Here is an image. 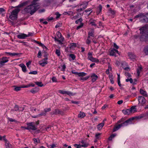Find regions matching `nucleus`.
Returning a JSON list of instances; mask_svg holds the SVG:
<instances>
[{
	"instance_id": "obj_1",
	"label": "nucleus",
	"mask_w": 148,
	"mask_h": 148,
	"mask_svg": "<svg viewBox=\"0 0 148 148\" xmlns=\"http://www.w3.org/2000/svg\"><path fill=\"white\" fill-rule=\"evenodd\" d=\"M134 118L132 117L124 121V119L123 118L121 119L117 122L116 123V125L115 126L112 132H114L119 130L122 127L126 126L129 124H131L132 121L134 120Z\"/></svg>"
},
{
	"instance_id": "obj_2",
	"label": "nucleus",
	"mask_w": 148,
	"mask_h": 148,
	"mask_svg": "<svg viewBox=\"0 0 148 148\" xmlns=\"http://www.w3.org/2000/svg\"><path fill=\"white\" fill-rule=\"evenodd\" d=\"M139 30L140 31L139 38L140 40L143 41L148 38V26L143 27L140 28Z\"/></svg>"
},
{
	"instance_id": "obj_3",
	"label": "nucleus",
	"mask_w": 148,
	"mask_h": 148,
	"mask_svg": "<svg viewBox=\"0 0 148 148\" xmlns=\"http://www.w3.org/2000/svg\"><path fill=\"white\" fill-rule=\"evenodd\" d=\"M13 10L11 13L9 18L12 20H14L16 19L18 13L20 11V9L18 8Z\"/></svg>"
},
{
	"instance_id": "obj_4",
	"label": "nucleus",
	"mask_w": 148,
	"mask_h": 148,
	"mask_svg": "<svg viewBox=\"0 0 148 148\" xmlns=\"http://www.w3.org/2000/svg\"><path fill=\"white\" fill-rule=\"evenodd\" d=\"M38 124L37 122H31L27 124V126L26 127H22L21 128H24L25 129L28 130H35L37 129V125Z\"/></svg>"
},
{
	"instance_id": "obj_5",
	"label": "nucleus",
	"mask_w": 148,
	"mask_h": 148,
	"mask_svg": "<svg viewBox=\"0 0 148 148\" xmlns=\"http://www.w3.org/2000/svg\"><path fill=\"white\" fill-rule=\"evenodd\" d=\"M88 4V2L86 1H83L80 3L79 5V6L80 8L77 10L78 11H81L84 10L86 8Z\"/></svg>"
},
{
	"instance_id": "obj_6",
	"label": "nucleus",
	"mask_w": 148,
	"mask_h": 148,
	"mask_svg": "<svg viewBox=\"0 0 148 148\" xmlns=\"http://www.w3.org/2000/svg\"><path fill=\"white\" fill-rule=\"evenodd\" d=\"M92 52H89L88 53L87 59L92 62L98 63L99 62L98 59L94 58L92 56Z\"/></svg>"
},
{
	"instance_id": "obj_7",
	"label": "nucleus",
	"mask_w": 148,
	"mask_h": 148,
	"mask_svg": "<svg viewBox=\"0 0 148 148\" xmlns=\"http://www.w3.org/2000/svg\"><path fill=\"white\" fill-rule=\"evenodd\" d=\"M135 106H132L129 109L122 110V112L125 115H129L134 110V109H135Z\"/></svg>"
},
{
	"instance_id": "obj_8",
	"label": "nucleus",
	"mask_w": 148,
	"mask_h": 148,
	"mask_svg": "<svg viewBox=\"0 0 148 148\" xmlns=\"http://www.w3.org/2000/svg\"><path fill=\"white\" fill-rule=\"evenodd\" d=\"M8 58L4 57L0 58V68L4 64L8 61Z\"/></svg>"
},
{
	"instance_id": "obj_9",
	"label": "nucleus",
	"mask_w": 148,
	"mask_h": 148,
	"mask_svg": "<svg viewBox=\"0 0 148 148\" xmlns=\"http://www.w3.org/2000/svg\"><path fill=\"white\" fill-rule=\"evenodd\" d=\"M59 92L63 94H66L69 96H73L76 93H73L72 92L68 91H66L63 90H59Z\"/></svg>"
},
{
	"instance_id": "obj_10",
	"label": "nucleus",
	"mask_w": 148,
	"mask_h": 148,
	"mask_svg": "<svg viewBox=\"0 0 148 148\" xmlns=\"http://www.w3.org/2000/svg\"><path fill=\"white\" fill-rule=\"evenodd\" d=\"M48 59V57L47 56L45 58L43 59L42 60L40 61L39 62V64L42 66H44L48 63V62L47 61Z\"/></svg>"
},
{
	"instance_id": "obj_11",
	"label": "nucleus",
	"mask_w": 148,
	"mask_h": 148,
	"mask_svg": "<svg viewBox=\"0 0 148 148\" xmlns=\"http://www.w3.org/2000/svg\"><path fill=\"white\" fill-rule=\"evenodd\" d=\"M138 100L139 103L143 105L144 104L146 101V100L145 98L142 96H139L138 97Z\"/></svg>"
},
{
	"instance_id": "obj_12",
	"label": "nucleus",
	"mask_w": 148,
	"mask_h": 148,
	"mask_svg": "<svg viewBox=\"0 0 148 148\" xmlns=\"http://www.w3.org/2000/svg\"><path fill=\"white\" fill-rule=\"evenodd\" d=\"M116 53L119 54V51L117 50L113 49L110 50V55L111 56H116Z\"/></svg>"
},
{
	"instance_id": "obj_13",
	"label": "nucleus",
	"mask_w": 148,
	"mask_h": 148,
	"mask_svg": "<svg viewBox=\"0 0 148 148\" xmlns=\"http://www.w3.org/2000/svg\"><path fill=\"white\" fill-rule=\"evenodd\" d=\"M90 77L92 78L91 81L92 82H95L98 78V76L94 73L91 74Z\"/></svg>"
},
{
	"instance_id": "obj_14",
	"label": "nucleus",
	"mask_w": 148,
	"mask_h": 148,
	"mask_svg": "<svg viewBox=\"0 0 148 148\" xmlns=\"http://www.w3.org/2000/svg\"><path fill=\"white\" fill-rule=\"evenodd\" d=\"M17 36L18 38L20 39H25L27 37L26 34L22 33L19 34Z\"/></svg>"
},
{
	"instance_id": "obj_15",
	"label": "nucleus",
	"mask_w": 148,
	"mask_h": 148,
	"mask_svg": "<svg viewBox=\"0 0 148 148\" xmlns=\"http://www.w3.org/2000/svg\"><path fill=\"white\" fill-rule=\"evenodd\" d=\"M140 94L143 96L145 97H147V94L145 90H144L143 89H140Z\"/></svg>"
},
{
	"instance_id": "obj_16",
	"label": "nucleus",
	"mask_w": 148,
	"mask_h": 148,
	"mask_svg": "<svg viewBox=\"0 0 148 148\" xmlns=\"http://www.w3.org/2000/svg\"><path fill=\"white\" fill-rule=\"evenodd\" d=\"M19 66L21 68L23 72H25L27 71L26 66L23 64H20Z\"/></svg>"
},
{
	"instance_id": "obj_17",
	"label": "nucleus",
	"mask_w": 148,
	"mask_h": 148,
	"mask_svg": "<svg viewBox=\"0 0 148 148\" xmlns=\"http://www.w3.org/2000/svg\"><path fill=\"white\" fill-rule=\"evenodd\" d=\"M61 114V112L58 109H55L51 113V114Z\"/></svg>"
},
{
	"instance_id": "obj_18",
	"label": "nucleus",
	"mask_w": 148,
	"mask_h": 148,
	"mask_svg": "<svg viewBox=\"0 0 148 148\" xmlns=\"http://www.w3.org/2000/svg\"><path fill=\"white\" fill-rule=\"evenodd\" d=\"M128 56L131 59L134 60L135 59L136 56L134 53H128Z\"/></svg>"
},
{
	"instance_id": "obj_19",
	"label": "nucleus",
	"mask_w": 148,
	"mask_h": 148,
	"mask_svg": "<svg viewBox=\"0 0 148 148\" xmlns=\"http://www.w3.org/2000/svg\"><path fill=\"white\" fill-rule=\"evenodd\" d=\"M80 143L81 144L82 147H86L88 146V144L85 142L84 140H82L80 141Z\"/></svg>"
},
{
	"instance_id": "obj_20",
	"label": "nucleus",
	"mask_w": 148,
	"mask_h": 148,
	"mask_svg": "<svg viewBox=\"0 0 148 148\" xmlns=\"http://www.w3.org/2000/svg\"><path fill=\"white\" fill-rule=\"evenodd\" d=\"M104 124V121H103L101 123H100L99 124H98L97 125V129L99 130H100L101 129L102 127L103 126Z\"/></svg>"
},
{
	"instance_id": "obj_21",
	"label": "nucleus",
	"mask_w": 148,
	"mask_h": 148,
	"mask_svg": "<svg viewBox=\"0 0 148 148\" xmlns=\"http://www.w3.org/2000/svg\"><path fill=\"white\" fill-rule=\"evenodd\" d=\"M39 90V89L38 87H35L30 90V92L33 93H35L37 92Z\"/></svg>"
},
{
	"instance_id": "obj_22",
	"label": "nucleus",
	"mask_w": 148,
	"mask_h": 148,
	"mask_svg": "<svg viewBox=\"0 0 148 148\" xmlns=\"http://www.w3.org/2000/svg\"><path fill=\"white\" fill-rule=\"evenodd\" d=\"M86 116L85 113L84 112H80L78 115V118H82Z\"/></svg>"
},
{
	"instance_id": "obj_23",
	"label": "nucleus",
	"mask_w": 148,
	"mask_h": 148,
	"mask_svg": "<svg viewBox=\"0 0 148 148\" xmlns=\"http://www.w3.org/2000/svg\"><path fill=\"white\" fill-rule=\"evenodd\" d=\"M5 53L8 54V55L10 56H18L21 54V53H11L10 52H5Z\"/></svg>"
},
{
	"instance_id": "obj_24",
	"label": "nucleus",
	"mask_w": 148,
	"mask_h": 148,
	"mask_svg": "<svg viewBox=\"0 0 148 148\" xmlns=\"http://www.w3.org/2000/svg\"><path fill=\"white\" fill-rule=\"evenodd\" d=\"M143 69L142 67L141 66L139 67L137 69V73L138 76H139L140 74V73L141 71Z\"/></svg>"
},
{
	"instance_id": "obj_25",
	"label": "nucleus",
	"mask_w": 148,
	"mask_h": 148,
	"mask_svg": "<svg viewBox=\"0 0 148 148\" xmlns=\"http://www.w3.org/2000/svg\"><path fill=\"white\" fill-rule=\"evenodd\" d=\"M79 15L80 14L78 13L75 16H74V15H73L71 17H70V18L73 20L79 18Z\"/></svg>"
},
{
	"instance_id": "obj_26",
	"label": "nucleus",
	"mask_w": 148,
	"mask_h": 148,
	"mask_svg": "<svg viewBox=\"0 0 148 148\" xmlns=\"http://www.w3.org/2000/svg\"><path fill=\"white\" fill-rule=\"evenodd\" d=\"M143 52L146 55H148V46H147L144 47Z\"/></svg>"
},
{
	"instance_id": "obj_27",
	"label": "nucleus",
	"mask_w": 148,
	"mask_h": 148,
	"mask_svg": "<svg viewBox=\"0 0 148 148\" xmlns=\"http://www.w3.org/2000/svg\"><path fill=\"white\" fill-rule=\"evenodd\" d=\"M55 40L59 42L60 43H61L64 40V38H61V40L59 39L58 38H57L56 37L54 38Z\"/></svg>"
},
{
	"instance_id": "obj_28",
	"label": "nucleus",
	"mask_w": 148,
	"mask_h": 148,
	"mask_svg": "<svg viewBox=\"0 0 148 148\" xmlns=\"http://www.w3.org/2000/svg\"><path fill=\"white\" fill-rule=\"evenodd\" d=\"M102 7L101 5H99L98 7V10L97 12V13L98 14L100 12H101Z\"/></svg>"
},
{
	"instance_id": "obj_29",
	"label": "nucleus",
	"mask_w": 148,
	"mask_h": 148,
	"mask_svg": "<svg viewBox=\"0 0 148 148\" xmlns=\"http://www.w3.org/2000/svg\"><path fill=\"white\" fill-rule=\"evenodd\" d=\"M87 74L86 73L84 72H79L78 76L79 77H83L85 76Z\"/></svg>"
},
{
	"instance_id": "obj_30",
	"label": "nucleus",
	"mask_w": 148,
	"mask_h": 148,
	"mask_svg": "<svg viewBox=\"0 0 148 148\" xmlns=\"http://www.w3.org/2000/svg\"><path fill=\"white\" fill-rule=\"evenodd\" d=\"M5 145L6 148H12L11 144H10L8 141L5 142Z\"/></svg>"
},
{
	"instance_id": "obj_31",
	"label": "nucleus",
	"mask_w": 148,
	"mask_h": 148,
	"mask_svg": "<svg viewBox=\"0 0 148 148\" xmlns=\"http://www.w3.org/2000/svg\"><path fill=\"white\" fill-rule=\"evenodd\" d=\"M19 110L18 107L17 106H15L14 108L13 109H12L11 110V112L12 113H13L14 111H17V110Z\"/></svg>"
},
{
	"instance_id": "obj_32",
	"label": "nucleus",
	"mask_w": 148,
	"mask_h": 148,
	"mask_svg": "<svg viewBox=\"0 0 148 148\" xmlns=\"http://www.w3.org/2000/svg\"><path fill=\"white\" fill-rule=\"evenodd\" d=\"M116 135V134H113L111 135L108 138L109 140H111L112 138L115 137Z\"/></svg>"
},
{
	"instance_id": "obj_33",
	"label": "nucleus",
	"mask_w": 148,
	"mask_h": 148,
	"mask_svg": "<svg viewBox=\"0 0 148 148\" xmlns=\"http://www.w3.org/2000/svg\"><path fill=\"white\" fill-rule=\"evenodd\" d=\"M92 21V19H91L90 20V24H91L92 25H94L95 26H96V25L95 24V22L96 21L95 20H93V21Z\"/></svg>"
},
{
	"instance_id": "obj_34",
	"label": "nucleus",
	"mask_w": 148,
	"mask_h": 148,
	"mask_svg": "<svg viewBox=\"0 0 148 148\" xmlns=\"http://www.w3.org/2000/svg\"><path fill=\"white\" fill-rule=\"evenodd\" d=\"M56 35L58 38L59 39H61V38H63L62 37V36L61 33L59 32H57L56 33Z\"/></svg>"
},
{
	"instance_id": "obj_35",
	"label": "nucleus",
	"mask_w": 148,
	"mask_h": 148,
	"mask_svg": "<svg viewBox=\"0 0 148 148\" xmlns=\"http://www.w3.org/2000/svg\"><path fill=\"white\" fill-rule=\"evenodd\" d=\"M76 46V44L75 43H72L70 44V48L71 49H73Z\"/></svg>"
},
{
	"instance_id": "obj_36",
	"label": "nucleus",
	"mask_w": 148,
	"mask_h": 148,
	"mask_svg": "<svg viewBox=\"0 0 148 148\" xmlns=\"http://www.w3.org/2000/svg\"><path fill=\"white\" fill-rule=\"evenodd\" d=\"M93 33L94 31L93 30H92L91 32H89L88 33V38H90V36L93 37L94 36Z\"/></svg>"
},
{
	"instance_id": "obj_37",
	"label": "nucleus",
	"mask_w": 148,
	"mask_h": 148,
	"mask_svg": "<svg viewBox=\"0 0 148 148\" xmlns=\"http://www.w3.org/2000/svg\"><path fill=\"white\" fill-rule=\"evenodd\" d=\"M33 140L34 141V143L36 144L38 143H40V140L38 138L36 139L34 138L33 139Z\"/></svg>"
},
{
	"instance_id": "obj_38",
	"label": "nucleus",
	"mask_w": 148,
	"mask_h": 148,
	"mask_svg": "<svg viewBox=\"0 0 148 148\" xmlns=\"http://www.w3.org/2000/svg\"><path fill=\"white\" fill-rule=\"evenodd\" d=\"M35 42H36L37 44H39L40 45V46L42 47H43L44 48V47H45V48H46V46H45L42 43L40 42H39L38 41H36V40L35 41Z\"/></svg>"
},
{
	"instance_id": "obj_39",
	"label": "nucleus",
	"mask_w": 148,
	"mask_h": 148,
	"mask_svg": "<svg viewBox=\"0 0 148 148\" xmlns=\"http://www.w3.org/2000/svg\"><path fill=\"white\" fill-rule=\"evenodd\" d=\"M55 53L58 56H60L61 54V52L60 50L59 49H56Z\"/></svg>"
},
{
	"instance_id": "obj_40",
	"label": "nucleus",
	"mask_w": 148,
	"mask_h": 148,
	"mask_svg": "<svg viewBox=\"0 0 148 148\" xmlns=\"http://www.w3.org/2000/svg\"><path fill=\"white\" fill-rule=\"evenodd\" d=\"M68 15L70 16L71 17L74 15L75 14V12L71 11H68Z\"/></svg>"
},
{
	"instance_id": "obj_41",
	"label": "nucleus",
	"mask_w": 148,
	"mask_h": 148,
	"mask_svg": "<svg viewBox=\"0 0 148 148\" xmlns=\"http://www.w3.org/2000/svg\"><path fill=\"white\" fill-rule=\"evenodd\" d=\"M89 77V76H87L86 77H81L80 78V80L83 81H85L87 80Z\"/></svg>"
},
{
	"instance_id": "obj_42",
	"label": "nucleus",
	"mask_w": 148,
	"mask_h": 148,
	"mask_svg": "<svg viewBox=\"0 0 148 148\" xmlns=\"http://www.w3.org/2000/svg\"><path fill=\"white\" fill-rule=\"evenodd\" d=\"M36 84L38 85V86L40 87H42L43 86V84H42V82H35Z\"/></svg>"
},
{
	"instance_id": "obj_43",
	"label": "nucleus",
	"mask_w": 148,
	"mask_h": 148,
	"mask_svg": "<svg viewBox=\"0 0 148 148\" xmlns=\"http://www.w3.org/2000/svg\"><path fill=\"white\" fill-rule=\"evenodd\" d=\"M46 114L45 113V112H44V110L42 111L38 115V116H45Z\"/></svg>"
},
{
	"instance_id": "obj_44",
	"label": "nucleus",
	"mask_w": 148,
	"mask_h": 148,
	"mask_svg": "<svg viewBox=\"0 0 148 148\" xmlns=\"http://www.w3.org/2000/svg\"><path fill=\"white\" fill-rule=\"evenodd\" d=\"M83 21V19L82 18H80L76 21L75 23L76 24H77L79 22L81 23Z\"/></svg>"
},
{
	"instance_id": "obj_45",
	"label": "nucleus",
	"mask_w": 148,
	"mask_h": 148,
	"mask_svg": "<svg viewBox=\"0 0 148 148\" xmlns=\"http://www.w3.org/2000/svg\"><path fill=\"white\" fill-rule=\"evenodd\" d=\"M44 110L46 114L47 112H49L51 110V109L50 108H45L44 109Z\"/></svg>"
},
{
	"instance_id": "obj_46",
	"label": "nucleus",
	"mask_w": 148,
	"mask_h": 148,
	"mask_svg": "<svg viewBox=\"0 0 148 148\" xmlns=\"http://www.w3.org/2000/svg\"><path fill=\"white\" fill-rule=\"evenodd\" d=\"M126 81L127 82H130L131 83H132L133 82V80L132 78H128L126 79Z\"/></svg>"
},
{
	"instance_id": "obj_47",
	"label": "nucleus",
	"mask_w": 148,
	"mask_h": 148,
	"mask_svg": "<svg viewBox=\"0 0 148 148\" xmlns=\"http://www.w3.org/2000/svg\"><path fill=\"white\" fill-rule=\"evenodd\" d=\"M85 12H90L88 14V15H89L92 12V9L91 8H89L85 10Z\"/></svg>"
},
{
	"instance_id": "obj_48",
	"label": "nucleus",
	"mask_w": 148,
	"mask_h": 148,
	"mask_svg": "<svg viewBox=\"0 0 148 148\" xmlns=\"http://www.w3.org/2000/svg\"><path fill=\"white\" fill-rule=\"evenodd\" d=\"M29 73L30 74L36 75L37 74V72L35 71H32L29 72Z\"/></svg>"
},
{
	"instance_id": "obj_49",
	"label": "nucleus",
	"mask_w": 148,
	"mask_h": 148,
	"mask_svg": "<svg viewBox=\"0 0 148 148\" xmlns=\"http://www.w3.org/2000/svg\"><path fill=\"white\" fill-rule=\"evenodd\" d=\"M74 145L76 148H80L82 147L81 144H75Z\"/></svg>"
},
{
	"instance_id": "obj_50",
	"label": "nucleus",
	"mask_w": 148,
	"mask_h": 148,
	"mask_svg": "<svg viewBox=\"0 0 148 148\" xmlns=\"http://www.w3.org/2000/svg\"><path fill=\"white\" fill-rule=\"evenodd\" d=\"M83 23H81L80 25L77 27V28H76L78 30V29H79L82 28L83 27Z\"/></svg>"
},
{
	"instance_id": "obj_51",
	"label": "nucleus",
	"mask_w": 148,
	"mask_h": 148,
	"mask_svg": "<svg viewBox=\"0 0 148 148\" xmlns=\"http://www.w3.org/2000/svg\"><path fill=\"white\" fill-rule=\"evenodd\" d=\"M69 56L72 58L73 60H74L75 58V56L73 54H70Z\"/></svg>"
},
{
	"instance_id": "obj_52",
	"label": "nucleus",
	"mask_w": 148,
	"mask_h": 148,
	"mask_svg": "<svg viewBox=\"0 0 148 148\" xmlns=\"http://www.w3.org/2000/svg\"><path fill=\"white\" fill-rule=\"evenodd\" d=\"M21 88H23L21 87V86L16 87L14 88V90L15 91H18L20 90H21Z\"/></svg>"
},
{
	"instance_id": "obj_53",
	"label": "nucleus",
	"mask_w": 148,
	"mask_h": 148,
	"mask_svg": "<svg viewBox=\"0 0 148 148\" xmlns=\"http://www.w3.org/2000/svg\"><path fill=\"white\" fill-rule=\"evenodd\" d=\"M55 14L56 15V18H59L61 15L58 12H56L55 13Z\"/></svg>"
},
{
	"instance_id": "obj_54",
	"label": "nucleus",
	"mask_w": 148,
	"mask_h": 148,
	"mask_svg": "<svg viewBox=\"0 0 148 148\" xmlns=\"http://www.w3.org/2000/svg\"><path fill=\"white\" fill-rule=\"evenodd\" d=\"M5 11V10L3 8H0V14H2V13Z\"/></svg>"
},
{
	"instance_id": "obj_55",
	"label": "nucleus",
	"mask_w": 148,
	"mask_h": 148,
	"mask_svg": "<svg viewBox=\"0 0 148 148\" xmlns=\"http://www.w3.org/2000/svg\"><path fill=\"white\" fill-rule=\"evenodd\" d=\"M109 12L112 15H113L115 14L114 11V10H111V9H110L109 10Z\"/></svg>"
},
{
	"instance_id": "obj_56",
	"label": "nucleus",
	"mask_w": 148,
	"mask_h": 148,
	"mask_svg": "<svg viewBox=\"0 0 148 148\" xmlns=\"http://www.w3.org/2000/svg\"><path fill=\"white\" fill-rule=\"evenodd\" d=\"M108 105L106 104H105L104 105V106H102V107L101 108V109L102 110H104L106 107H108Z\"/></svg>"
},
{
	"instance_id": "obj_57",
	"label": "nucleus",
	"mask_w": 148,
	"mask_h": 148,
	"mask_svg": "<svg viewBox=\"0 0 148 148\" xmlns=\"http://www.w3.org/2000/svg\"><path fill=\"white\" fill-rule=\"evenodd\" d=\"M62 70L63 71H65V69L66 68V66H65V65H62Z\"/></svg>"
},
{
	"instance_id": "obj_58",
	"label": "nucleus",
	"mask_w": 148,
	"mask_h": 148,
	"mask_svg": "<svg viewBox=\"0 0 148 148\" xmlns=\"http://www.w3.org/2000/svg\"><path fill=\"white\" fill-rule=\"evenodd\" d=\"M110 80L111 83L112 84H113L114 83V81L113 80V77H110Z\"/></svg>"
},
{
	"instance_id": "obj_59",
	"label": "nucleus",
	"mask_w": 148,
	"mask_h": 148,
	"mask_svg": "<svg viewBox=\"0 0 148 148\" xmlns=\"http://www.w3.org/2000/svg\"><path fill=\"white\" fill-rule=\"evenodd\" d=\"M113 46L114 47L116 48V49H118L119 48V47L118 46H117L116 43H114L113 44Z\"/></svg>"
},
{
	"instance_id": "obj_60",
	"label": "nucleus",
	"mask_w": 148,
	"mask_h": 148,
	"mask_svg": "<svg viewBox=\"0 0 148 148\" xmlns=\"http://www.w3.org/2000/svg\"><path fill=\"white\" fill-rule=\"evenodd\" d=\"M89 38H88H88L86 40V43H87V44H89L91 42L90 40L89 39Z\"/></svg>"
},
{
	"instance_id": "obj_61",
	"label": "nucleus",
	"mask_w": 148,
	"mask_h": 148,
	"mask_svg": "<svg viewBox=\"0 0 148 148\" xmlns=\"http://www.w3.org/2000/svg\"><path fill=\"white\" fill-rule=\"evenodd\" d=\"M52 80L53 82H55L56 81V78L54 77H52Z\"/></svg>"
},
{
	"instance_id": "obj_62",
	"label": "nucleus",
	"mask_w": 148,
	"mask_h": 148,
	"mask_svg": "<svg viewBox=\"0 0 148 148\" xmlns=\"http://www.w3.org/2000/svg\"><path fill=\"white\" fill-rule=\"evenodd\" d=\"M71 72L72 73H73L74 74H75V75H77V76L78 75V73H79L78 72H75V71H71Z\"/></svg>"
},
{
	"instance_id": "obj_63",
	"label": "nucleus",
	"mask_w": 148,
	"mask_h": 148,
	"mask_svg": "<svg viewBox=\"0 0 148 148\" xmlns=\"http://www.w3.org/2000/svg\"><path fill=\"white\" fill-rule=\"evenodd\" d=\"M33 34L32 33L29 32L28 34H26L27 37H29L30 36H32L33 35Z\"/></svg>"
},
{
	"instance_id": "obj_64",
	"label": "nucleus",
	"mask_w": 148,
	"mask_h": 148,
	"mask_svg": "<svg viewBox=\"0 0 148 148\" xmlns=\"http://www.w3.org/2000/svg\"><path fill=\"white\" fill-rule=\"evenodd\" d=\"M71 103H72L74 104H78L79 102L78 101H71Z\"/></svg>"
}]
</instances>
